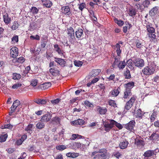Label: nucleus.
Here are the masks:
<instances>
[{
	"label": "nucleus",
	"instance_id": "obj_1",
	"mask_svg": "<svg viewBox=\"0 0 159 159\" xmlns=\"http://www.w3.org/2000/svg\"><path fill=\"white\" fill-rule=\"evenodd\" d=\"M146 27L148 32L147 35L151 41H153L156 39V36L155 35V29L148 25H146Z\"/></svg>",
	"mask_w": 159,
	"mask_h": 159
},
{
	"label": "nucleus",
	"instance_id": "obj_2",
	"mask_svg": "<svg viewBox=\"0 0 159 159\" xmlns=\"http://www.w3.org/2000/svg\"><path fill=\"white\" fill-rule=\"evenodd\" d=\"M134 66L139 68H142L144 65V61L143 59L138 57H135L132 61Z\"/></svg>",
	"mask_w": 159,
	"mask_h": 159
},
{
	"label": "nucleus",
	"instance_id": "obj_3",
	"mask_svg": "<svg viewBox=\"0 0 159 159\" xmlns=\"http://www.w3.org/2000/svg\"><path fill=\"white\" fill-rule=\"evenodd\" d=\"M154 71L155 69L152 66H146L142 70L143 74L146 75H149L153 74Z\"/></svg>",
	"mask_w": 159,
	"mask_h": 159
},
{
	"label": "nucleus",
	"instance_id": "obj_4",
	"mask_svg": "<svg viewBox=\"0 0 159 159\" xmlns=\"http://www.w3.org/2000/svg\"><path fill=\"white\" fill-rule=\"evenodd\" d=\"M67 34L69 41L70 42L73 41L75 37L74 36L75 32L73 28L72 27L68 28L67 30Z\"/></svg>",
	"mask_w": 159,
	"mask_h": 159
},
{
	"label": "nucleus",
	"instance_id": "obj_5",
	"mask_svg": "<svg viewBox=\"0 0 159 159\" xmlns=\"http://www.w3.org/2000/svg\"><path fill=\"white\" fill-rule=\"evenodd\" d=\"M135 100L136 98L134 97H131L130 100L126 102L125 106V110L126 111L129 110L133 106Z\"/></svg>",
	"mask_w": 159,
	"mask_h": 159
},
{
	"label": "nucleus",
	"instance_id": "obj_6",
	"mask_svg": "<svg viewBox=\"0 0 159 159\" xmlns=\"http://www.w3.org/2000/svg\"><path fill=\"white\" fill-rule=\"evenodd\" d=\"M140 136L137 137L134 140V144L138 148H141L145 145V143L143 139L141 138L140 139Z\"/></svg>",
	"mask_w": 159,
	"mask_h": 159
},
{
	"label": "nucleus",
	"instance_id": "obj_7",
	"mask_svg": "<svg viewBox=\"0 0 159 159\" xmlns=\"http://www.w3.org/2000/svg\"><path fill=\"white\" fill-rule=\"evenodd\" d=\"M98 154L100 157L102 159H108V154L107 152V150L105 148H102L99 149L98 151Z\"/></svg>",
	"mask_w": 159,
	"mask_h": 159
},
{
	"label": "nucleus",
	"instance_id": "obj_8",
	"mask_svg": "<svg viewBox=\"0 0 159 159\" xmlns=\"http://www.w3.org/2000/svg\"><path fill=\"white\" fill-rule=\"evenodd\" d=\"M135 122L134 120L130 121L128 123L124 125V127L127 130L131 131L134 129L135 126Z\"/></svg>",
	"mask_w": 159,
	"mask_h": 159
},
{
	"label": "nucleus",
	"instance_id": "obj_9",
	"mask_svg": "<svg viewBox=\"0 0 159 159\" xmlns=\"http://www.w3.org/2000/svg\"><path fill=\"white\" fill-rule=\"evenodd\" d=\"M20 104V102L18 100H16L14 102L12 106L11 107V110L10 112L9 113V115L10 116H11L12 115V113L15 111V110Z\"/></svg>",
	"mask_w": 159,
	"mask_h": 159
},
{
	"label": "nucleus",
	"instance_id": "obj_10",
	"mask_svg": "<svg viewBox=\"0 0 159 159\" xmlns=\"http://www.w3.org/2000/svg\"><path fill=\"white\" fill-rule=\"evenodd\" d=\"M10 55L12 57H16L18 55V49L16 47H12L10 50Z\"/></svg>",
	"mask_w": 159,
	"mask_h": 159
},
{
	"label": "nucleus",
	"instance_id": "obj_11",
	"mask_svg": "<svg viewBox=\"0 0 159 159\" xmlns=\"http://www.w3.org/2000/svg\"><path fill=\"white\" fill-rule=\"evenodd\" d=\"M52 117V115L51 113H47L44 115L40 120V121L43 122H47L49 121Z\"/></svg>",
	"mask_w": 159,
	"mask_h": 159
},
{
	"label": "nucleus",
	"instance_id": "obj_12",
	"mask_svg": "<svg viewBox=\"0 0 159 159\" xmlns=\"http://www.w3.org/2000/svg\"><path fill=\"white\" fill-rule=\"evenodd\" d=\"M103 125L105 130L107 132L109 131L113 127V122L111 121V120H110V123L107 122H106L103 123Z\"/></svg>",
	"mask_w": 159,
	"mask_h": 159
},
{
	"label": "nucleus",
	"instance_id": "obj_13",
	"mask_svg": "<svg viewBox=\"0 0 159 159\" xmlns=\"http://www.w3.org/2000/svg\"><path fill=\"white\" fill-rule=\"evenodd\" d=\"M55 61L62 67L66 66V61L63 59L54 57Z\"/></svg>",
	"mask_w": 159,
	"mask_h": 159
},
{
	"label": "nucleus",
	"instance_id": "obj_14",
	"mask_svg": "<svg viewBox=\"0 0 159 159\" xmlns=\"http://www.w3.org/2000/svg\"><path fill=\"white\" fill-rule=\"evenodd\" d=\"M155 154L153 150H148L146 151L143 154V156L144 157L145 159H148L149 157L152 156Z\"/></svg>",
	"mask_w": 159,
	"mask_h": 159
},
{
	"label": "nucleus",
	"instance_id": "obj_15",
	"mask_svg": "<svg viewBox=\"0 0 159 159\" xmlns=\"http://www.w3.org/2000/svg\"><path fill=\"white\" fill-rule=\"evenodd\" d=\"M159 13L158 7L156 6L152 8L149 11V14L151 16H154Z\"/></svg>",
	"mask_w": 159,
	"mask_h": 159
},
{
	"label": "nucleus",
	"instance_id": "obj_16",
	"mask_svg": "<svg viewBox=\"0 0 159 159\" xmlns=\"http://www.w3.org/2000/svg\"><path fill=\"white\" fill-rule=\"evenodd\" d=\"M61 10V12L65 15H69L70 14V9L68 6H63Z\"/></svg>",
	"mask_w": 159,
	"mask_h": 159
},
{
	"label": "nucleus",
	"instance_id": "obj_17",
	"mask_svg": "<svg viewBox=\"0 0 159 159\" xmlns=\"http://www.w3.org/2000/svg\"><path fill=\"white\" fill-rule=\"evenodd\" d=\"M50 73L54 76H59L60 71L55 68H51L49 69Z\"/></svg>",
	"mask_w": 159,
	"mask_h": 159
},
{
	"label": "nucleus",
	"instance_id": "obj_18",
	"mask_svg": "<svg viewBox=\"0 0 159 159\" xmlns=\"http://www.w3.org/2000/svg\"><path fill=\"white\" fill-rule=\"evenodd\" d=\"M83 30L79 28L75 32L76 38L78 39H80L81 37L83 34Z\"/></svg>",
	"mask_w": 159,
	"mask_h": 159
},
{
	"label": "nucleus",
	"instance_id": "obj_19",
	"mask_svg": "<svg viewBox=\"0 0 159 159\" xmlns=\"http://www.w3.org/2000/svg\"><path fill=\"white\" fill-rule=\"evenodd\" d=\"M55 50L57 52L58 54L61 56H63L64 53L62 50L59 47L58 45L57 44H54L53 45Z\"/></svg>",
	"mask_w": 159,
	"mask_h": 159
},
{
	"label": "nucleus",
	"instance_id": "obj_20",
	"mask_svg": "<svg viewBox=\"0 0 159 159\" xmlns=\"http://www.w3.org/2000/svg\"><path fill=\"white\" fill-rule=\"evenodd\" d=\"M129 143V142L125 139V141L120 143L119 144V147L121 149H125L127 148Z\"/></svg>",
	"mask_w": 159,
	"mask_h": 159
},
{
	"label": "nucleus",
	"instance_id": "obj_21",
	"mask_svg": "<svg viewBox=\"0 0 159 159\" xmlns=\"http://www.w3.org/2000/svg\"><path fill=\"white\" fill-rule=\"evenodd\" d=\"M51 86V84L50 82H47L43 83L40 85L39 87L43 90L48 89Z\"/></svg>",
	"mask_w": 159,
	"mask_h": 159
},
{
	"label": "nucleus",
	"instance_id": "obj_22",
	"mask_svg": "<svg viewBox=\"0 0 159 159\" xmlns=\"http://www.w3.org/2000/svg\"><path fill=\"white\" fill-rule=\"evenodd\" d=\"M97 111H98L99 114L101 115H103L105 114L107 111V109L106 108L101 107L100 106H98Z\"/></svg>",
	"mask_w": 159,
	"mask_h": 159
},
{
	"label": "nucleus",
	"instance_id": "obj_23",
	"mask_svg": "<svg viewBox=\"0 0 159 159\" xmlns=\"http://www.w3.org/2000/svg\"><path fill=\"white\" fill-rule=\"evenodd\" d=\"M61 119L57 116L53 117L50 122L51 124H60Z\"/></svg>",
	"mask_w": 159,
	"mask_h": 159
},
{
	"label": "nucleus",
	"instance_id": "obj_24",
	"mask_svg": "<svg viewBox=\"0 0 159 159\" xmlns=\"http://www.w3.org/2000/svg\"><path fill=\"white\" fill-rule=\"evenodd\" d=\"M101 72V70L99 69H95L93 70L90 73L91 76L92 77H95L98 75Z\"/></svg>",
	"mask_w": 159,
	"mask_h": 159
},
{
	"label": "nucleus",
	"instance_id": "obj_25",
	"mask_svg": "<svg viewBox=\"0 0 159 159\" xmlns=\"http://www.w3.org/2000/svg\"><path fill=\"white\" fill-rule=\"evenodd\" d=\"M120 88L118 87L117 89H114L112 90L110 92L111 96L113 97H116L120 93Z\"/></svg>",
	"mask_w": 159,
	"mask_h": 159
},
{
	"label": "nucleus",
	"instance_id": "obj_26",
	"mask_svg": "<svg viewBox=\"0 0 159 159\" xmlns=\"http://www.w3.org/2000/svg\"><path fill=\"white\" fill-rule=\"evenodd\" d=\"M48 41L47 37H43L42 38L41 41V46L42 48H43L45 47Z\"/></svg>",
	"mask_w": 159,
	"mask_h": 159
},
{
	"label": "nucleus",
	"instance_id": "obj_27",
	"mask_svg": "<svg viewBox=\"0 0 159 159\" xmlns=\"http://www.w3.org/2000/svg\"><path fill=\"white\" fill-rule=\"evenodd\" d=\"M3 15L4 22L7 24L9 23L11 21V19L8 17V14L6 13H4Z\"/></svg>",
	"mask_w": 159,
	"mask_h": 159
},
{
	"label": "nucleus",
	"instance_id": "obj_28",
	"mask_svg": "<svg viewBox=\"0 0 159 159\" xmlns=\"http://www.w3.org/2000/svg\"><path fill=\"white\" fill-rule=\"evenodd\" d=\"M132 95L131 91L128 90V89H125L124 92V95L123 98L125 99L129 98Z\"/></svg>",
	"mask_w": 159,
	"mask_h": 159
},
{
	"label": "nucleus",
	"instance_id": "obj_29",
	"mask_svg": "<svg viewBox=\"0 0 159 159\" xmlns=\"http://www.w3.org/2000/svg\"><path fill=\"white\" fill-rule=\"evenodd\" d=\"M34 102L39 105L45 104L47 103L46 100L39 98L35 99L34 100Z\"/></svg>",
	"mask_w": 159,
	"mask_h": 159
},
{
	"label": "nucleus",
	"instance_id": "obj_30",
	"mask_svg": "<svg viewBox=\"0 0 159 159\" xmlns=\"http://www.w3.org/2000/svg\"><path fill=\"white\" fill-rule=\"evenodd\" d=\"M134 83L133 81H131L125 84V89H128L131 91V89L134 86Z\"/></svg>",
	"mask_w": 159,
	"mask_h": 159
},
{
	"label": "nucleus",
	"instance_id": "obj_31",
	"mask_svg": "<svg viewBox=\"0 0 159 159\" xmlns=\"http://www.w3.org/2000/svg\"><path fill=\"white\" fill-rule=\"evenodd\" d=\"M126 66V63L125 61H119V63L116 66L120 69H123Z\"/></svg>",
	"mask_w": 159,
	"mask_h": 159
},
{
	"label": "nucleus",
	"instance_id": "obj_32",
	"mask_svg": "<svg viewBox=\"0 0 159 159\" xmlns=\"http://www.w3.org/2000/svg\"><path fill=\"white\" fill-rule=\"evenodd\" d=\"M124 76L126 79H129L131 78L130 71L128 69H126V70L124 71Z\"/></svg>",
	"mask_w": 159,
	"mask_h": 159
},
{
	"label": "nucleus",
	"instance_id": "obj_33",
	"mask_svg": "<svg viewBox=\"0 0 159 159\" xmlns=\"http://www.w3.org/2000/svg\"><path fill=\"white\" fill-rule=\"evenodd\" d=\"M135 116L136 118H142L144 114L140 108L138 109L136 112Z\"/></svg>",
	"mask_w": 159,
	"mask_h": 159
},
{
	"label": "nucleus",
	"instance_id": "obj_34",
	"mask_svg": "<svg viewBox=\"0 0 159 159\" xmlns=\"http://www.w3.org/2000/svg\"><path fill=\"white\" fill-rule=\"evenodd\" d=\"M150 139L153 140H159V135L156 133H153L150 137Z\"/></svg>",
	"mask_w": 159,
	"mask_h": 159
},
{
	"label": "nucleus",
	"instance_id": "obj_35",
	"mask_svg": "<svg viewBox=\"0 0 159 159\" xmlns=\"http://www.w3.org/2000/svg\"><path fill=\"white\" fill-rule=\"evenodd\" d=\"M120 55L119 56H118L117 57H116L115 58V61L112 64V67L113 68H116V66L118 63V62L119 61V60L120 59Z\"/></svg>",
	"mask_w": 159,
	"mask_h": 159
},
{
	"label": "nucleus",
	"instance_id": "obj_36",
	"mask_svg": "<svg viewBox=\"0 0 159 159\" xmlns=\"http://www.w3.org/2000/svg\"><path fill=\"white\" fill-rule=\"evenodd\" d=\"M15 61V62H17L19 63H22L25 61V59L22 57H20L19 58H14L13 60Z\"/></svg>",
	"mask_w": 159,
	"mask_h": 159
},
{
	"label": "nucleus",
	"instance_id": "obj_37",
	"mask_svg": "<svg viewBox=\"0 0 159 159\" xmlns=\"http://www.w3.org/2000/svg\"><path fill=\"white\" fill-rule=\"evenodd\" d=\"M33 126V124H29L25 128V130L27 131L28 133L31 134L33 132L32 129Z\"/></svg>",
	"mask_w": 159,
	"mask_h": 159
},
{
	"label": "nucleus",
	"instance_id": "obj_38",
	"mask_svg": "<svg viewBox=\"0 0 159 159\" xmlns=\"http://www.w3.org/2000/svg\"><path fill=\"white\" fill-rule=\"evenodd\" d=\"M116 50V51L118 56H120L121 53V50L120 49V46L119 44H116L115 45Z\"/></svg>",
	"mask_w": 159,
	"mask_h": 159
},
{
	"label": "nucleus",
	"instance_id": "obj_39",
	"mask_svg": "<svg viewBox=\"0 0 159 159\" xmlns=\"http://www.w3.org/2000/svg\"><path fill=\"white\" fill-rule=\"evenodd\" d=\"M36 126L37 129H41L44 128L45 126V125L43 123L39 122L37 124Z\"/></svg>",
	"mask_w": 159,
	"mask_h": 159
},
{
	"label": "nucleus",
	"instance_id": "obj_40",
	"mask_svg": "<svg viewBox=\"0 0 159 159\" xmlns=\"http://www.w3.org/2000/svg\"><path fill=\"white\" fill-rule=\"evenodd\" d=\"M136 46L137 48H140L143 46L141 41L139 39H137L135 41Z\"/></svg>",
	"mask_w": 159,
	"mask_h": 159
},
{
	"label": "nucleus",
	"instance_id": "obj_41",
	"mask_svg": "<svg viewBox=\"0 0 159 159\" xmlns=\"http://www.w3.org/2000/svg\"><path fill=\"white\" fill-rule=\"evenodd\" d=\"M19 25V24L17 21H14V22L13 23V25L11 27V28L13 30H15L18 28Z\"/></svg>",
	"mask_w": 159,
	"mask_h": 159
},
{
	"label": "nucleus",
	"instance_id": "obj_42",
	"mask_svg": "<svg viewBox=\"0 0 159 159\" xmlns=\"http://www.w3.org/2000/svg\"><path fill=\"white\" fill-rule=\"evenodd\" d=\"M111 121L113 122V126L115 125L119 129H121L123 128V126L120 124L118 123L117 122L113 120H111Z\"/></svg>",
	"mask_w": 159,
	"mask_h": 159
},
{
	"label": "nucleus",
	"instance_id": "obj_43",
	"mask_svg": "<svg viewBox=\"0 0 159 159\" xmlns=\"http://www.w3.org/2000/svg\"><path fill=\"white\" fill-rule=\"evenodd\" d=\"M57 149L60 151H62L67 148L64 145H60L57 146L56 147Z\"/></svg>",
	"mask_w": 159,
	"mask_h": 159
},
{
	"label": "nucleus",
	"instance_id": "obj_44",
	"mask_svg": "<svg viewBox=\"0 0 159 159\" xmlns=\"http://www.w3.org/2000/svg\"><path fill=\"white\" fill-rule=\"evenodd\" d=\"M89 16L94 21H96L97 20V18L95 16L94 11L91 10L89 11Z\"/></svg>",
	"mask_w": 159,
	"mask_h": 159
},
{
	"label": "nucleus",
	"instance_id": "obj_45",
	"mask_svg": "<svg viewBox=\"0 0 159 159\" xmlns=\"http://www.w3.org/2000/svg\"><path fill=\"white\" fill-rule=\"evenodd\" d=\"M135 10L134 9L131 8L129 9V14L130 16H133L136 15Z\"/></svg>",
	"mask_w": 159,
	"mask_h": 159
},
{
	"label": "nucleus",
	"instance_id": "obj_46",
	"mask_svg": "<svg viewBox=\"0 0 159 159\" xmlns=\"http://www.w3.org/2000/svg\"><path fill=\"white\" fill-rule=\"evenodd\" d=\"M21 77V75L19 74L14 73L13 74L12 78L14 80H18L20 79Z\"/></svg>",
	"mask_w": 159,
	"mask_h": 159
},
{
	"label": "nucleus",
	"instance_id": "obj_47",
	"mask_svg": "<svg viewBox=\"0 0 159 159\" xmlns=\"http://www.w3.org/2000/svg\"><path fill=\"white\" fill-rule=\"evenodd\" d=\"M115 22L119 26H121L124 24V21L121 20H118L117 19L115 18L114 20Z\"/></svg>",
	"mask_w": 159,
	"mask_h": 159
},
{
	"label": "nucleus",
	"instance_id": "obj_48",
	"mask_svg": "<svg viewBox=\"0 0 159 159\" xmlns=\"http://www.w3.org/2000/svg\"><path fill=\"white\" fill-rule=\"evenodd\" d=\"M7 138V135L4 134L1 135L0 136V141L1 142H5Z\"/></svg>",
	"mask_w": 159,
	"mask_h": 159
},
{
	"label": "nucleus",
	"instance_id": "obj_49",
	"mask_svg": "<svg viewBox=\"0 0 159 159\" xmlns=\"http://www.w3.org/2000/svg\"><path fill=\"white\" fill-rule=\"evenodd\" d=\"M108 103L110 106L114 107H116L115 101L114 100L110 99L109 100Z\"/></svg>",
	"mask_w": 159,
	"mask_h": 159
},
{
	"label": "nucleus",
	"instance_id": "obj_50",
	"mask_svg": "<svg viewBox=\"0 0 159 159\" xmlns=\"http://www.w3.org/2000/svg\"><path fill=\"white\" fill-rule=\"evenodd\" d=\"M150 4V1L148 0H145L143 2L142 5L144 7H148Z\"/></svg>",
	"mask_w": 159,
	"mask_h": 159
},
{
	"label": "nucleus",
	"instance_id": "obj_51",
	"mask_svg": "<svg viewBox=\"0 0 159 159\" xmlns=\"http://www.w3.org/2000/svg\"><path fill=\"white\" fill-rule=\"evenodd\" d=\"M52 5V2L49 0H48L47 2H46L45 3L43 4V6H45L47 8H49L51 7Z\"/></svg>",
	"mask_w": 159,
	"mask_h": 159
},
{
	"label": "nucleus",
	"instance_id": "obj_52",
	"mask_svg": "<svg viewBox=\"0 0 159 159\" xmlns=\"http://www.w3.org/2000/svg\"><path fill=\"white\" fill-rule=\"evenodd\" d=\"M83 62L75 60L74 61V64L77 67H80L83 64Z\"/></svg>",
	"mask_w": 159,
	"mask_h": 159
},
{
	"label": "nucleus",
	"instance_id": "obj_53",
	"mask_svg": "<svg viewBox=\"0 0 159 159\" xmlns=\"http://www.w3.org/2000/svg\"><path fill=\"white\" fill-rule=\"evenodd\" d=\"M18 36L17 35L14 36L11 39V41L13 43H17L18 42Z\"/></svg>",
	"mask_w": 159,
	"mask_h": 159
},
{
	"label": "nucleus",
	"instance_id": "obj_54",
	"mask_svg": "<svg viewBox=\"0 0 159 159\" xmlns=\"http://www.w3.org/2000/svg\"><path fill=\"white\" fill-rule=\"evenodd\" d=\"M113 155L116 158L118 159H119V157H120L122 155L118 151L114 152Z\"/></svg>",
	"mask_w": 159,
	"mask_h": 159
},
{
	"label": "nucleus",
	"instance_id": "obj_55",
	"mask_svg": "<svg viewBox=\"0 0 159 159\" xmlns=\"http://www.w3.org/2000/svg\"><path fill=\"white\" fill-rule=\"evenodd\" d=\"M86 7V4L85 3H82L79 4V9L82 11L84 8Z\"/></svg>",
	"mask_w": 159,
	"mask_h": 159
},
{
	"label": "nucleus",
	"instance_id": "obj_56",
	"mask_svg": "<svg viewBox=\"0 0 159 159\" xmlns=\"http://www.w3.org/2000/svg\"><path fill=\"white\" fill-rule=\"evenodd\" d=\"M31 10L33 13L34 14H37L39 10L36 7H32L31 8Z\"/></svg>",
	"mask_w": 159,
	"mask_h": 159
},
{
	"label": "nucleus",
	"instance_id": "obj_57",
	"mask_svg": "<svg viewBox=\"0 0 159 159\" xmlns=\"http://www.w3.org/2000/svg\"><path fill=\"white\" fill-rule=\"evenodd\" d=\"M61 99L59 98H57L55 99L52 100L51 101V103L53 105H56L58 104L60 101Z\"/></svg>",
	"mask_w": 159,
	"mask_h": 159
},
{
	"label": "nucleus",
	"instance_id": "obj_58",
	"mask_svg": "<svg viewBox=\"0 0 159 159\" xmlns=\"http://www.w3.org/2000/svg\"><path fill=\"white\" fill-rule=\"evenodd\" d=\"M38 80L36 79H33L31 81V84L33 86H35L37 85Z\"/></svg>",
	"mask_w": 159,
	"mask_h": 159
},
{
	"label": "nucleus",
	"instance_id": "obj_59",
	"mask_svg": "<svg viewBox=\"0 0 159 159\" xmlns=\"http://www.w3.org/2000/svg\"><path fill=\"white\" fill-rule=\"evenodd\" d=\"M22 84L20 83H17L14 84L12 87L13 89H17L21 86Z\"/></svg>",
	"mask_w": 159,
	"mask_h": 159
},
{
	"label": "nucleus",
	"instance_id": "obj_60",
	"mask_svg": "<svg viewBox=\"0 0 159 159\" xmlns=\"http://www.w3.org/2000/svg\"><path fill=\"white\" fill-rule=\"evenodd\" d=\"M30 38L32 39H36L38 40H39L40 39L39 36L37 34L36 35L35 37L33 35H31L30 36Z\"/></svg>",
	"mask_w": 159,
	"mask_h": 159
},
{
	"label": "nucleus",
	"instance_id": "obj_61",
	"mask_svg": "<svg viewBox=\"0 0 159 159\" xmlns=\"http://www.w3.org/2000/svg\"><path fill=\"white\" fill-rule=\"evenodd\" d=\"M75 154L74 153H68L67 154V156L69 157L75 158L76 157Z\"/></svg>",
	"mask_w": 159,
	"mask_h": 159
},
{
	"label": "nucleus",
	"instance_id": "obj_62",
	"mask_svg": "<svg viewBox=\"0 0 159 159\" xmlns=\"http://www.w3.org/2000/svg\"><path fill=\"white\" fill-rule=\"evenodd\" d=\"M132 60L129 59L126 62V65L129 68H130L132 67Z\"/></svg>",
	"mask_w": 159,
	"mask_h": 159
},
{
	"label": "nucleus",
	"instance_id": "obj_63",
	"mask_svg": "<svg viewBox=\"0 0 159 159\" xmlns=\"http://www.w3.org/2000/svg\"><path fill=\"white\" fill-rule=\"evenodd\" d=\"M84 104L89 107H91L92 104L88 101L86 100L84 102Z\"/></svg>",
	"mask_w": 159,
	"mask_h": 159
},
{
	"label": "nucleus",
	"instance_id": "obj_64",
	"mask_svg": "<svg viewBox=\"0 0 159 159\" xmlns=\"http://www.w3.org/2000/svg\"><path fill=\"white\" fill-rule=\"evenodd\" d=\"M78 125H82L84 123V121L81 119H78Z\"/></svg>",
	"mask_w": 159,
	"mask_h": 159
}]
</instances>
